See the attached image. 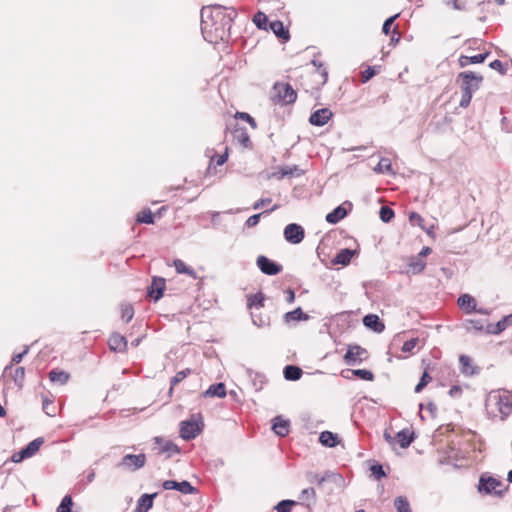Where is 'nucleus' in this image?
<instances>
[{
  "label": "nucleus",
  "instance_id": "obj_43",
  "mask_svg": "<svg viewBox=\"0 0 512 512\" xmlns=\"http://www.w3.org/2000/svg\"><path fill=\"white\" fill-rule=\"evenodd\" d=\"M464 327L468 332L482 333L484 325L481 320L468 319L464 323Z\"/></svg>",
  "mask_w": 512,
  "mask_h": 512
},
{
  "label": "nucleus",
  "instance_id": "obj_22",
  "mask_svg": "<svg viewBox=\"0 0 512 512\" xmlns=\"http://www.w3.org/2000/svg\"><path fill=\"white\" fill-rule=\"evenodd\" d=\"M357 253V250L350 248L340 249L333 257L332 263L335 265L340 264L342 266H347L348 264H350L353 256H355Z\"/></svg>",
  "mask_w": 512,
  "mask_h": 512
},
{
  "label": "nucleus",
  "instance_id": "obj_7",
  "mask_svg": "<svg viewBox=\"0 0 512 512\" xmlns=\"http://www.w3.org/2000/svg\"><path fill=\"white\" fill-rule=\"evenodd\" d=\"M43 443H44V439L42 437H38V438L32 440L21 450L15 452L11 456V460L14 463H20L23 460L32 457L33 455H35L38 452V450L40 449V447L42 446Z\"/></svg>",
  "mask_w": 512,
  "mask_h": 512
},
{
  "label": "nucleus",
  "instance_id": "obj_29",
  "mask_svg": "<svg viewBox=\"0 0 512 512\" xmlns=\"http://www.w3.org/2000/svg\"><path fill=\"white\" fill-rule=\"evenodd\" d=\"M458 305L466 313H472L476 310V300L469 294H462L458 298Z\"/></svg>",
  "mask_w": 512,
  "mask_h": 512
},
{
  "label": "nucleus",
  "instance_id": "obj_53",
  "mask_svg": "<svg viewBox=\"0 0 512 512\" xmlns=\"http://www.w3.org/2000/svg\"><path fill=\"white\" fill-rule=\"evenodd\" d=\"M352 375L365 380V381H373L374 380V374L371 370L368 369H354L352 371Z\"/></svg>",
  "mask_w": 512,
  "mask_h": 512
},
{
  "label": "nucleus",
  "instance_id": "obj_3",
  "mask_svg": "<svg viewBox=\"0 0 512 512\" xmlns=\"http://www.w3.org/2000/svg\"><path fill=\"white\" fill-rule=\"evenodd\" d=\"M456 82L460 84L462 91L459 106L466 108L470 105L473 93L480 88L483 76L473 71H463L457 75Z\"/></svg>",
  "mask_w": 512,
  "mask_h": 512
},
{
  "label": "nucleus",
  "instance_id": "obj_26",
  "mask_svg": "<svg viewBox=\"0 0 512 512\" xmlns=\"http://www.w3.org/2000/svg\"><path fill=\"white\" fill-rule=\"evenodd\" d=\"M305 171L300 169L297 165L280 167L278 172L274 175L277 176L278 179H283L285 177H300L304 175Z\"/></svg>",
  "mask_w": 512,
  "mask_h": 512
},
{
  "label": "nucleus",
  "instance_id": "obj_4",
  "mask_svg": "<svg viewBox=\"0 0 512 512\" xmlns=\"http://www.w3.org/2000/svg\"><path fill=\"white\" fill-rule=\"evenodd\" d=\"M508 488L509 485L504 487L501 480L490 476L488 473L481 474L477 485V490L480 494L500 497L504 495Z\"/></svg>",
  "mask_w": 512,
  "mask_h": 512
},
{
  "label": "nucleus",
  "instance_id": "obj_6",
  "mask_svg": "<svg viewBox=\"0 0 512 512\" xmlns=\"http://www.w3.org/2000/svg\"><path fill=\"white\" fill-rule=\"evenodd\" d=\"M273 92V100L282 105L293 104L297 99V92L289 83H275Z\"/></svg>",
  "mask_w": 512,
  "mask_h": 512
},
{
  "label": "nucleus",
  "instance_id": "obj_31",
  "mask_svg": "<svg viewBox=\"0 0 512 512\" xmlns=\"http://www.w3.org/2000/svg\"><path fill=\"white\" fill-rule=\"evenodd\" d=\"M308 318L309 316L303 312L301 307H297L296 309L284 314V322L286 324H290L291 322L305 321Z\"/></svg>",
  "mask_w": 512,
  "mask_h": 512
},
{
  "label": "nucleus",
  "instance_id": "obj_21",
  "mask_svg": "<svg viewBox=\"0 0 512 512\" xmlns=\"http://www.w3.org/2000/svg\"><path fill=\"white\" fill-rule=\"evenodd\" d=\"M363 324L365 327L371 329L376 333H381L385 330V324L376 314H367L363 317Z\"/></svg>",
  "mask_w": 512,
  "mask_h": 512
},
{
  "label": "nucleus",
  "instance_id": "obj_39",
  "mask_svg": "<svg viewBox=\"0 0 512 512\" xmlns=\"http://www.w3.org/2000/svg\"><path fill=\"white\" fill-rule=\"evenodd\" d=\"M264 302H265V295L261 291H259V292L248 297L247 306L249 309H252V308L259 309L264 306Z\"/></svg>",
  "mask_w": 512,
  "mask_h": 512
},
{
  "label": "nucleus",
  "instance_id": "obj_24",
  "mask_svg": "<svg viewBox=\"0 0 512 512\" xmlns=\"http://www.w3.org/2000/svg\"><path fill=\"white\" fill-rule=\"evenodd\" d=\"M226 386L222 382H218L212 384L208 387V389L202 394L204 398H224L226 396Z\"/></svg>",
  "mask_w": 512,
  "mask_h": 512
},
{
  "label": "nucleus",
  "instance_id": "obj_50",
  "mask_svg": "<svg viewBox=\"0 0 512 512\" xmlns=\"http://www.w3.org/2000/svg\"><path fill=\"white\" fill-rule=\"evenodd\" d=\"M72 506H73L72 497H71V495L67 494L61 500V503L57 508V512H73Z\"/></svg>",
  "mask_w": 512,
  "mask_h": 512
},
{
  "label": "nucleus",
  "instance_id": "obj_42",
  "mask_svg": "<svg viewBox=\"0 0 512 512\" xmlns=\"http://www.w3.org/2000/svg\"><path fill=\"white\" fill-rule=\"evenodd\" d=\"M278 207H279V206H278L277 204H275V205H274L271 209H269V210H265V211H263V212H261V213L254 214V215L250 216V217L246 220V222H245V226H246V227H248V228H252V227L256 226V225L259 223L260 218H261V216H262L263 214H268V213H270V212H273V211L277 210V209H278Z\"/></svg>",
  "mask_w": 512,
  "mask_h": 512
},
{
  "label": "nucleus",
  "instance_id": "obj_44",
  "mask_svg": "<svg viewBox=\"0 0 512 512\" xmlns=\"http://www.w3.org/2000/svg\"><path fill=\"white\" fill-rule=\"evenodd\" d=\"M248 374L255 390H261L266 382L265 376L261 373H254L251 370H248Z\"/></svg>",
  "mask_w": 512,
  "mask_h": 512
},
{
  "label": "nucleus",
  "instance_id": "obj_30",
  "mask_svg": "<svg viewBox=\"0 0 512 512\" xmlns=\"http://www.w3.org/2000/svg\"><path fill=\"white\" fill-rule=\"evenodd\" d=\"M396 438L401 448H408L415 440V434L408 429H402L396 434Z\"/></svg>",
  "mask_w": 512,
  "mask_h": 512
},
{
  "label": "nucleus",
  "instance_id": "obj_63",
  "mask_svg": "<svg viewBox=\"0 0 512 512\" xmlns=\"http://www.w3.org/2000/svg\"><path fill=\"white\" fill-rule=\"evenodd\" d=\"M43 411L48 416H54L55 415V406L53 405V402L47 398L43 400Z\"/></svg>",
  "mask_w": 512,
  "mask_h": 512
},
{
  "label": "nucleus",
  "instance_id": "obj_46",
  "mask_svg": "<svg viewBox=\"0 0 512 512\" xmlns=\"http://www.w3.org/2000/svg\"><path fill=\"white\" fill-rule=\"evenodd\" d=\"M136 221L138 223L153 224L154 223V215L150 209H144L140 213L137 214Z\"/></svg>",
  "mask_w": 512,
  "mask_h": 512
},
{
  "label": "nucleus",
  "instance_id": "obj_18",
  "mask_svg": "<svg viewBox=\"0 0 512 512\" xmlns=\"http://www.w3.org/2000/svg\"><path fill=\"white\" fill-rule=\"evenodd\" d=\"M268 30H271L275 36L281 42H287L290 39L289 30L284 26L283 22L280 20H273L269 22Z\"/></svg>",
  "mask_w": 512,
  "mask_h": 512
},
{
  "label": "nucleus",
  "instance_id": "obj_1",
  "mask_svg": "<svg viewBox=\"0 0 512 512\" xmlns=\"http://www.w3.org/2000/svg\"><path fill=\"white\" fill-rule=\"evenodd\" d=\"M238 13L234 7L220 4L201 9V32L204 39L210 43L228 42L232 24Z\"/></svg>",
  "mask_w": 512,
  "mask_h": 512
},
{
  "label": "nucleus",
  "instance_id": "obj_40",
  "mask_svg": "<svg viewBox=\"0 0 512 512\" xmlns=\"http://www.w3.org/2000/svg\"><path fill=\"white\" fill-rule=\"evenodd\" d=\"M252 21L258 29L268 31V17L264 12L258 11L257 13H255Z\"/></svg>",
  "mask_w": 512,
  "mask_h": 512
},
{
  "label": "nucleus",
  "instance_id": "obj_13",
  "mask_svg": "<svg viewBox=\"0 0 512 512\" xmlns=\"http://www.w3.org/2000/svg\"><path fill=\"white\" fill-rule=\"evenodd\" d=\"M283 235L288 243L299 244L305 237V230L297 223H290L284 228Z\"/></svg>",
  "mask_w": 512,
  "mask_h": 512
},
{
  "label": "nucleus",
  "instance_id": "obj_49",
  "mask_svg": "<svg viewBox=\"0 0 512 512\" xmlns=\"http://www.w3.org/2000/svg\"><path fill=\"white\" fill-rule=\"evenodd\" d=\"M379 216L384 223H389L395 217V212L389 206H382L379 210Z\"/></svg>",
  "mask_w": 512,
  "mask_h": 512
},
{
  "label": "nucleus",
  "instance_id": "obj_57",
  "mask_svg": "<svg viewBox=\"0 0 512 512\" xmlns=\"http://www.w3.org/2000/svg\"><path fill=\"white\" fill-rule=\"evenodd\" d=\"M252 322L257 327H265L269 325V318L263 317L260 314L255 312H251Z\"/></svg>",
  "mask_w": 512,
  "mask_h": 512
},
{
  "label": "nucleus",
  "instance_id": "obj_54",
  "mask_svg": "<svg viewBox=\"0 0 512 512\" xmlns=\"http://www.w3.org/2000/svg\"><path fill=\"white\" fill-rule=\"evenodd\" d=\"M300 499L303 501L316 502V491L313 487L305 488L301 491Z\"/></svg>",
  "mask_w": 512,
  "mask_h": 512
},
{
  "label": "nucleus",
  "instance_id": "obj_48",
  "mask_svg": "<svg viewBox=\"0 0 512 512\" xmlns=\"http://www.w3.org/2000/svg\"><path fill=\"white\" fill-rule=\"evenodd\" d=\"M191 373V369L187 368L181 371H178L174 377L170 380V393L173 390V387L183 381L189 374Z\"/></svg>",
  "mask_w": 512,
  "mask_h": 512
},
{
  "label": "nucleus",
  "instance_id": "obj_28",
  "mask_svg": "<svg viewBox=\"0 0 512 512\" xmlns=\"http://www.w3.org/2000/svg\"><path fill=\"white\" fill-rule=\"evenodd\" d=\"M234 139L244 148H251L252 142L245 127L235 128L233 131Z\"/></svg>",
  "mask_w": 512,
  "mask_h": 512
},
{
  "label": "nucleus",
  "instance_id": "obj_45",
  "mask_svg": "<svg viewBox=\"0 0 512 512\" xmlns=\"http://www.w3.org/2000/svg\"><path fill=\"white\" fill-rule=\"evenodd\" d=\"M394 506L397 512H411L409 501L404 496H398L394 499Z\"/></svg>",
  "mask_w": 512,
  "mask_h": 512
},
{
  "label": "nucleus",
  "instance_id": "obj_61",
  "mask_svg": "<svg viewBox=\"0 0 512 512\" xmlns=\"http://www.w3.org/2000/svg\"><path fill=\"white\" fill-rule=\"evenodd\" d=\"M398 16H399V14H395L393 16L388 17L384 21L383 26H382V32L385 35H388L390 33L391 27H392L393 23L395 22V20L397 19Z\"/></svg>",
  "mask_w": 512,
  "mask_h": 512
},
{
  "label": "nucleus",
  "instance_id": "obj_34",
  "mask_svg": "<svg viewBox=\"0 0 512 512\" xmlns=\"http://www.w3.org/2000/svg\"><path fill=\"white\" fill-rule=\"evenodd\" d=\"M459 363L461 366L462 374L471 376L477 373L476 368L471 364V358L467 355H461L459 357Z\"/></svg>",
  "mask_w": 512,
  "mask_h": 512
},
{
  "label": "nucleus",
  "instance_id": "obj_2",
  "mask_svg": "<svg viewBox=\"0 0 512 512\" xmlns=\"http://www.w3.org/2000/svg\"><path fill=\"white\" fill-rule=\"evenodd\" d=\"M485 406L488 414L492 417L497 416L493 410L495 408L503 421L512 414V394L508 390H493L488 394Z\"/></svg>",
  "mask_w": 512,
  "mask_h": 512
},
{
  "label": "nucleus",
  "instance_id": "obj_23",
  "mask_svg": "<svg viewBox=\"0 0 512 512\" xmlns=\"http://www.w3.org/2000/svg\"><path fill=\"white\" fill-rule=\"evenodd\" d=\"M108 345L114 352H124L127 349V340L124 336L113 333L109 338Z\"/></svg>",
  "mask_w": 512,
  "mask_h": 512
},
{
  "label": "nucleus",
  "instance_id": "obj_36",
  "mask_svg": "<svg viewBox=\"0 0 512 512\" xmlns=\"http://www.w3.org/2000/svg\"><path fill=\"white\" fill-rule=\"evenodd\" d=\"M426 267V262L417 256H413L409 259L408 268L409 271L416 275L421 273Z\"/></svg>",
  "mask_w": 512,
  "mask_h": 512
},
{
  "label": "nucleus",
  "instance_id": "obj_16",
  "mask_svg": "<svg viewBox=\"0 0 512 512\" xmlns=\"http://www.w3.org/2000/svg\"><path fill=\"white\" fill-rule=\"evenodd\" d=\"M332 116H333L332 111L329 108L324 107V108L315 110L314 112H312L310 114L309 123L312 126L322 127L328 123V121L332 118Z\"/></svg>",
  "mask_w": 512,
  "mask_h": 512
},
{
  "label": "nucleus",
  "instance_id": "obj_37",
  "mask_svg": "<svg viewBox=\"0 0 512 512\" xmlns=\"http://www.w3.org/2000/svg\"><path fill=\"white\" fill-rule=\"evenodd\" d=\"M10 372V377L12 381L15 383L18 389H22L24 386V380H25V368L24 367H17L13 371Z\"/></svg>",
  "mask_w": 512,
  "mask_h": 512
},
{
  "label": "nucleus",
  "instance_id": "obj_60",
  "mask_svg": "<svg viewBox=\"0 0 512 512\" xmlns=\"http://www.w3.org/2000/svg\"><path fill=\"white\" fill-rule=\"evenodd\" d=\"M376 74H377L376 67L375 66H368L367 69L362 73V76H361L362 83L368 82Z\"/></svg>",
  "mask_w": 512,
  "mask_h": 512
},
{
  "label": "nucleus",
  "instance_id": "obj_55",
  "mask_svg": "<svg viewBox=\"0 0 512 512\" xmlns=\"http://www.w3.org/2000/svg\"><path fill=\"white\" fill-rule=\"evenodd\" d=\"M296 505V501L294 500H290V499H285V500H281L280 502L277 503V505L274 507V509L277 511V512H289L292 508V506Z\"/></svg>",
  "mask_w": 512,
  "mask_h": 512
},
{
  "label": "nucleus",
  "instance_id": "obj_64",
  "mask_svg": "<svg viewBox=\"0 0 512 512\" xmlns=\"http://www.w3.org/2000/svg\"><path fill=\"white\" fill-rule=\"evenodd\" d=\"M417 342H418V338H411V339L405 341L402 345V351L404 353L411 352L415 348Z\"/></svg>",
  "mask_w": 512,
  "mask_h": 512
},
{
  "label": "nucleus",
  "instance_id": "obj_14",
  "mask_svg": "<svg viewBox=\"0 0 512 512\" xmlns=\"http://www.w3.org/2000/svg\"><path fill=\"white\" fill-rule=\"evenodd\" d=\"M165 289V279L160 276H154L152 277L150 285L147 287V296L154 302H157L163 297Z\"/></svg>",
  "mask_w": 512,
  "mask_h": 512
},
{
  "label": "nucleus",
  "instance_id": "obj_47",
  "mask_svg": "<svg viewBox=\"0 0 512 512\" xmlns=\"http://www.w3.org/2000/svg\"><path fill=\"white\" fill-rule=\"evenodd\" d=\"M370 471L372 476L376 480H381L382 478H385L387 476L386 471L384 470V467L381 463L375 462L371 465Z\"/></svg>",
  "mask_w": 512,
  "mask_h": 512
},
{
  "label": "nucleus",
  "instance_id": "obj_15",
  "mask_svg": "<svg viewBox=\"0 0 512 512\" xmlns=\"http://www.w3.org/2000/svg\"><path fill=\"white\" fill-rule=\"evenodd\" d=\"M352 209V203L350 201H345L341 205L334 208L331 212H329L325 219L329 224H337L341 220H343L351 211Z\"/></svg>",
  "mask_w": 512,
  "mask_h": 512
},
{
  "label": "nucleus",
  "instance_id": "obj_51",
  "mask_svg": "<svg viewBox=\"0 0 512 512\" xmlns=\"http://www.w3.org/2000/svg\"><path fill=\"white\" fill-rule=\"evenodd\" d=\"M311 64L316 67V71L321 75V77H322L321 84L324 85L328 80V71L324 67V64L317 59H313L311 61Z\"/></svg>",
  "mask_w": 512,
  "mask_h": 512
},
{
  "label": "nucleus",
  "instance_id": "obj_59",
  "mask_svg": "<svg viewBox=\"0 0 512 512\" xmlns=\"http://www.w3.org/2000/svg\"><path fill=\"white\" fill-rule=\"evenodd\" d=\"M235 117L246 121L247 123H249L251 125V127L253 129H255L257 127V123H256L255 119L249 113L236 112Z\"/></svg>",
  "mask_w": 512,
  "mask_h": 512
},
{
  "label": "nucleus",
  "instance_id": "obj_35",
  "mask_svg": "<svg viewBox=\"0 0 512 512\" xmlns=\"http://www.w3.org/2000/svg\"><path fill=\"white\" fill-rule=\"evenodd\" d=\"M70 375L63 371L58 369H52L49 372V379L53 383H58L60 385H64L68 382Z\"/></svg>",
  "mask_w": 512,
  "mask_h": 512
},
{
  "label": "nucleus",
  "instance_id": "obj_62",
  "mask_svg": "<svg viewBox=\"0 0 512 512\" xmlns=\"http://www.w3.org/2000/svg\"><path fill=\"white\" fill-rule=\"evenodd\" d=\"M489 67L493 70H497L501 75H505L507 72V68L504 66V64L499 59L492 61L489 64Z\"/></svg>",
  "mask_w": 512,
  "mask_h": 512
},
{
  "label": "nucleus",
  "instance_id": "obj_10",
  "mask_svg": "<svg viewBox=\"0 0 512 512\" xmlns=\"http://www.w3.org/2000/svg\"><path fill=\"white\" fill-rule=\"evenodd\" d=\"M306 479L311 484H317L321 487L325 482L338 483L342 480V476L332 471H326L323 475L309 471L306 473Z\"/></svg>",
  "mask_w": 512,
  "mask_h": 512
},
{
  "label": "nucleus",
  "instance_id": "obj_17",
  "mask_svg": "<svg viewBox=\"0 0 512 512\" xmlns=\"http://www.w3.org/2000/svg\"><path fill=\"white\" fill-rule=\"evenodd\" d=\"M512 325V314L504 316L495 324H487L485 331L487 334L498 335Z\"/></svg>",
  "mask_w": 512,
  "mask_h": 512
},
{
  "label": "nucleus",
  "instance_id": "obj_38",
  "mask_svg": "<svg viewBox=\"0 0 512 512\" xmlns=\"http://www.w3.org/2000/svg\"><path fill=\"white\" fill-rule=\"evenodd\" d=\"M173 265L177 273L187 274L191 276L193 279L197 278L195 270L192 267L187 266L181 259H175Z\"/></svg>",
  "mask_w": 512,
  "mask_h": 512
},
{
  "label": "nucleus",
  "instance_id": "obj_56",
  "mask_svg": "<svg viewBox=\"0 0 512 512\" xmlns=\"http://www.w3.org/2000/svg\"><path fill=\"white\" fill-rule=\"evenodd\" d=\"M431 376L429 375V373L425 370L419 380V382L417 383V385L415 386L414 388V392L415 393H420L428 384L429 382L431 381Z\"/></svg>",
  "mask_w": 512,
  "mask_h": 512
},
{
  "label": "nucleus",
  "instance_id": "obj_5",
  "mask_svg": "<svg viewBox=\"0 0 512 512\" xmlns=\"http://www.w3.org/2000/svg\"><path fill=\"white\" fill-rule=\"evenodd\" d=\"M179 426L180 437L183 440L190 441L195 439L202 432L204 422L201 414H193L190 419L181 421Z\"/></svg>",
  "mask_w": 512,
  "mask_h": 512
},
{
  "label": "nucleus",
  "instance_id": "obj_25",
  "mask_svg": "<svg viewBox=\"0 0 512 512\" xmlns=\"http://www.w3.org/2000/svg\"><path fill=\"white\" fill-rule=\"evenodd\" d=\"M157 493H145L137 501L136 512H148L153 507V500Z\"/></svg>",
  "mask_w": 512,
  "mask_h": 512
},
{
  "label": "nucleus",
  "instance_id": "obj_27",
  "mask_svg": "<svg viewBox=\"0 0 512 512\" xmlns=\"http://www.w3.org/2000/svg\"><path fill=\"white\" fill-rule=\"evenodd\" d=\"M319 442L322 446L333 448L339 444V437L331 431H323L319 435Z\"/></svg>",
  "mask_w": 512,
  "mask_h": 512
},
{
  "label": "nucleus",
  "instance_id": "obj_9",
  "mask_svg": "<svg viewBox=\"0 0 512 512\" xmlns=\"http://www.w3.org/2000/svg\"><path fill=\"white\" fill-rule=\"evenodd\" d=\"M368 357V352L365 348L359 345L349 346L345 355L344 361L346 364L354 366L357 364H361Z\"/></svg>",
  "mask_w": 512,
  "mask_h": 512
},
{
  "label": "nucleus",
  "instance_id": "obj_52",
  "mask_svg": "<svg viewBox=\"0 0 512 512\" xmlns=\"http://www.w3.org/2000/svg\"><path fill=\"white\" fill-rule=\"evenodd\" d=\"M134 316V309L131 304H122L121 305V318L126 323L130 322Z\"/></svg>",
  "mask_w": 512,
  "mask_h": 512
},
{
  "label": "nucleus",
  "instance_id": "obj_33",
  "mask_svg": "<svg viewBox=\"0 0 512 512\" xmlns=\"http://www.w3.org/2000/svg\"><path fill=\"white\" fill-rule=\"evenodd\" d=\"M302 374V369L296 365H286L283 369V375L287 381H297L302 377Z\"/></svg>",
  "mask_w": 512,
  "mask_h": 512
},
{
  "label": "nucleus",
  "instance_id": "obj_58",
  "mask_svg": "<svg viewBox=\"0 0 512 512\" xmlns=\"http://www.w3.org/2000/svg\"><path fill=\"white\" fill-rule=\"evenodd\" d=\"M392 170V165L389 159L382 158L378 165L375 167V171L378 173L390 172Z\"/></svg>",
  "mask_w": 512,
  "mask_h": 512
},
{
  "label": "nucleus",
  "instance_id": "obj_19",
  "mask_svg": "<svg viewBox=\"0 0 512 512\" xmlns=\"http://www.w3.org/2000/svg\"><path fill=\"white\" fill-rule=\"evenodd\" d=\"M155 444H162L159 453H167V457H171L173 454H180V447L171 440L164 441L162 437H154Z\"/></svg>",
  "mask_w": 512,
  "mask_h": 512
},
{
  "label": "nucleus",
  "instance_id": "obj_8",
  "mask_svg": "<svg viewBox=\"0 0 512 512\" xmlns=\"http://www.w3.org/2000/svg\"><path fill=\"white\" fill-rule=\"evenodd\" d=\"M259 270L268 276H274L282 272L283 266L265 255H259L256 259Z\"/></svg>",
  "mask_w": 512,
  "mask_h": 512
},
{
  "label": "nucleus",
  "instance_id": "obj_20",
  "mask_svg": "<svg viewBox=\"0 0 512 512\" xmlns=\"http://www.w3.org/2000/svg\"><path fill=\"white\" fill-rule=\"evenodd\" d=\"M272 430L277 436L285 437L290 432V420L282 416H276L272 421Z\"/></svg>",
  "mask_w": 512,
  "mask_h": 512
},
{
  "label": "nucleus",
  "instance_id": "obj_12",
  "mask_svg": "<svg viewBox=\"0 0 512 512\" xmlns=\"http://www.w3.org/2000/svg\"><path fill=\"white\" fill-rule=\"evenodd\" d=\"M164 490H176L184 495H191L198 493L196 487H194L189 481L183 480L178 482L176 480H165L162 483Z\"/></svg>",
  "mask_w": 512,
  "mask_h": 512
},
{
  "label": "nucleus",
  "instance_id": "obj_11",
  "mask_svg": "<svg viewBox=\"0 0 512 512\" xmlns=\"http://www.w3.org/2000/svg\"><path fill=\"white\" fill-rule=\"evenodd\" d=\"M146 463V455L143 453L140 454H126L121 462H119L117 467H125L127 470L136 471L140 468L144 467Z\"/></svg>",
  "mask_w": 512,
  "mask_h": 512
},
{
  "label": "nucleus",
  "instance_id": "obj_32",
  "mask_svg": "<svg viewBox=\"0 0 512 512\" xmlns=\"http://www.w3.org/2000/svg\"><path fill=\"white\" fill-rule=\"evenodd\" d=\"M489 52L480 53L474 56H464L462 55L459 58V64L461 67H465L469 64H480L483 63L486 58L489 56Z\"/></svg>",
  "mask_w": 512,
  "mask_h": 512
},
{
  "label": "nucleus",
  "instance_id": "obj_41",
  "mask_svg": "<svg viewBox=\"0 0 512 512\" xmlns=\"http://www.w3.org/2000/svg\"><path fill=\"white\" fill-rule=\"evenodd\" d=\"M28 352H29V346H25V348L22 352L14 354L12 356L10 364L5 366L2 377H5V375L8 373V371L13 370V366L15 364H19L23 360V357L26 354H28Z\"/></svg>",
  "mask_w": 512,
  "mask_h": 512
}]
</instances>
